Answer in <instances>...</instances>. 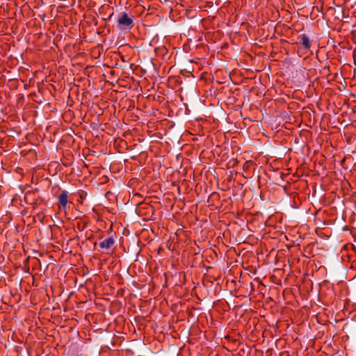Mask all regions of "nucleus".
Instances as JSON below:
<instances>
[{"label":"nucleus","instance_id":"f257e3e1","mask_svg":"<svg viewBox=\"0 0 356 356\" xmlns=\"http://www.w3.org/2000/svg\"><path fill=\"white\" fill-rule=\"evenodd\" d=\"M117 22L119 28L124 31H130L134 26L133 17L125 12L120 13Z\"/></svg>","mask_w":356,"mask_h":356},{"label":"nucleus","instance_id":"f03ea898","mask_svg":"<svg viewBox=\"0 0 356 356\" xmlns=\"http://www.w3.org/2000/svg\"><path fill=\"white\" fill-rule=\"evenodd\" d=\"M115 243V240L113 237H108L102 242L99 243V247L102 250H108L110 249Z\"/></svg>","mask_w":356,"mask_h":356},{"label":"nucleus","instance_id":"7ed1b4c3","mask_svg":"<svg viewBox=\"0 0 356 356\" xmlns=\"http://www.w3.org/2000/svg\"><path fill=\"white\" fill-rule=\"evenodd\" d=\"M299 42L302 44V45L305 49H309L311 47L312 43L308 36L305 34H302L298 36Z\"/></svg>","mask_w":356,"mask_h":356},{"label":"nucleus","instance_id":"20e7f679","mask_svg":"<svg viewBox=\"0 0 356 356\" xmlns=\"http://www.w3.org/2000/svg\"><path fill=\"white\" fill-rule=\"evenodd\" d=\"M67 196L68 193L66 191H63L58 197L59 204L63 208H65L67 204Z\"/></svg>","mask_w":356,"mask_h":356}]
</instances>
